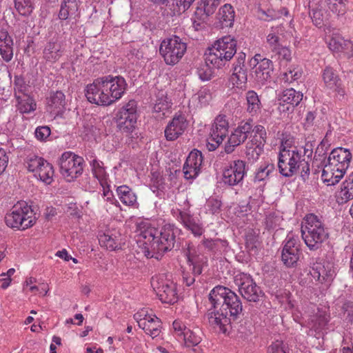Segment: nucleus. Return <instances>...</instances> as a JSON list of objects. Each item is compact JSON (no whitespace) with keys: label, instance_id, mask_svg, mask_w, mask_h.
<instances>
[{"label":"nucleus","instance_id":"obj_18","mask_svg":"<svg viewBox=\"0 0 353 353\" xmlns=\"http://www.w3.org/2000/svg\"><path fill=\"white\" fill-rule=\"evenodd\" d=\"M157 295L162 303L174 304L178 300L176 287L172 282L165 281L154 288Z\"/></svg>","mask_w":353,"mask_h":353},{"label":"nucleus","instance_id":"obj_55","mask_svg":"<svg viewBox=\"0 0 353 353\" xmlns=\"http://www.w3.org/2000/svg\"><path fill=\"white\" fill-rule=\"evenodd\" d=\"M14 96L16 97L17 92H21L25 94L27 91V85L26 84V81L24 78L21 75L14 76Z\"/></svg>","mask_w":353,"mask_h":353},{"label":"nucleus","instance_id":"obj_25","mask_svg":"<svg viewBox=\"0 0 353 353\" xmlns=\"http://www.w3.org/2000/svg\"><path fill=\"white\" fill-rule=\"evenodd\" d=\"M220 2L216 0H201L196 8L194 15L202 20H207L209 16L214 13Z\"/></svg>","mask_w":353,"mask_h":353},{"label":"nucleus","instance_id":"obj_13","mask_svg":"<svg viewBox=\"0 0 353 353\" xmlns=\"http://www.w3.org/2000/svg\"><path fill=\"white\" fill-rule=\"evenodd\" d=\"M246 163L242 160L231 162L223 172V181L225 184L233 186L241 182L246 174Z\"/></svg>","mask_w":353,"mask_h":353},{"label":"nucleus","instance_id":"obj_11","mask_svg":"<svg viewBox=\"0 0 353 353\" xmlns=\"http://www.w3.org/2000/svg\"><path fill=\"white\" fill-rule=\"evenodd\" d=\"M234 281L239 286V291L241 296L250 302H258L264 294L261 288L256 285L248 274H239L235 276Z\"/></svg>","mask_w":353,"mask_h":353},{"label":"nucleus","instance_id":"obj_50","mask_svg":"<svg viewBox=\"0 0 353 353\" xmlns=\"http://www.w3.org/2000/svg\"><path fill=\"white\" fill-rule=\"evenodd\" d=\"M46 161L41 157L33 156L28 159L27 162V168L30 172H38L39 168L43 165Z\"/></svg>","mask_w":353,"mask_h":353},{"label":"nucleus","instance_id":"obj_21","mask_svg":"<svg viewBox=\"0 0 353 353\" xmlns=\"http://www.w3.org/2000/svg\"><path fill=\"white\" fill-rule=\"evenodd\" d=\"M63 48L57 39L53 38L46 45L43 56L46 61L54 63L63 55Z\"/></svg>","mask_w":353,"mask_h":353},{"label":"nucleus","instance_id":"obj_38","mask_svg":"<svg viewBox=\"0 0 353 353\" xmlns=\"http://www.w3.org/2000/svg\"><path fill=\"white\" fill-rule=\"evenodd\" d=\"M40 180L46 183V184H50L52 181V176L54 174V170L52 165L47 162H44L43 165L39 168V170L37 172Z\"/></svg>","mask_w":353,"mask_h":353},{"label":"nucleus","instance_id":"obj_26","mask_svg":"<svg viewBox=\"0 0 353 353\" xmlns=\"http://www.w3.org/2000/svg\"><path fill=\"white\" fill-rule=\"evenodd\" d=\"M352 199H353V172L342 183L336 201L339 204H344Z\"/></svg>","mask_w":353,"mask_h":353},{"label":"nucleus","instance_id":"obj_59","mask_svg":"<svg viewBox=\"0 0 353 353\" xmlns=\"http://www.w3.org/2000/svg\"><path fill=\"white\" fill-rule=\"evenodd\" d=\"M188 256V261L190 265H192V272L193 275L199 276L202 273V267L200 264H198L190 255V251L188 250V253H187Z\"/></svg>","mask_w":353,"mask_h":353},{"label":"nucleus","instance_id":"obj_15","mask_svg":"<svg viewBox=\"0 0 353 353\" xmlns=\"http://www.w3.org/2000/svg\"><path fill=\"white\" fill-rule=\"evenodd\" d=\"M301 251L297 239L290 238L285 243L281 253V259L288 268L294 267L299 259Z\"/></svg>","mask_w":353,"mask_h":353},{"label":"nucleus","instance_id":"obj_32","mask_svg":"<svg viewBox=\"0 0 353 353\" xmlns=\"http://www.w3.org/2000/svg\"><path fill=\"white\" fill-rule=\"evenodd\" d=\"M232 79L237 88L245 87L248 81L247 69L245 66L233 65Z\"/></svg>","mask_w":353,"mask_h":353},{"label":"nucleus","instance_id":"obj_58","mask_svg":"<svg viewBox=\"0 0 353 353\" xmlns=\"http://www.w3.org/2000/svg\"><path fill=\"white\" fill-rule=\"evenodd\" d=\"M119 237H112V250H119L122 249V246L125 244V238L122 236L121 234L117 231Z\"/></svg>","mask_w":353,"mask_h":353},{"label":"nucleus","instance_id":"obj_19","mask_svg":"<svg viewBox=\"0 0 353 353\" xmlns=\"http://www.w3.org/2000/svg\"><path fill=\"white\" fill-rule=\"evenodd\" d=\"M187 127L185 118L182 115L174 117L165 130V137L168 141H174L181 135Z\"/></svg>","mask_w":353,"mask_h":353},{"label":"nucleus","instance_id":"obj_34","mask_svg":"<svg viewBox=\"0 0 353 353\" xmlns=\"http://www.w3.org/2000/svg\"><path fill=\"white\" fill-rule=\"evenodd\" d=\"M126 85L122 77H112V98H114L115 100L120 99L125 92Z\"/></svg>","mask_w":353,"mask_h":353},{"label":"nucleus","instance_id":"obj_6","mask_svg":"<svg viewBox=\"0 0 353 353\" xmlns=\"http://www.w3.org/2000/svg\"><path fill=\"white\" fill-rule=\"evenodd\" d=\"M36 217L33 210L26 203L15 205L5 216L6 225L12 228L25 230L34 225Z\"/></svg>","mask_w":353,"mask_h":353},{"label":"nucleus","instance_id":"obj_47","mask_svg":"<svg viewBox=\"0 0 353 353\" xmlns=\"http://www.w3.org/2000/svg\"><path fill=\"white\" fill-rule=\"evenodd\" d=\"M210 64L205 62V64L198 68L197 74L201 80L209 81L212 79L213 72L209 65Z\"/></svg>","mask_w":353,"mask_h":353},{"label":"nucleus","instance_id":"obj_8","mask_svg":"<svg viewBox=\"0 0 353 353\" xmlns=\"http://www.w3.org/2000/svg\"><path fill=\"white\" fill-rule=\"evenodd\" d=\"M109 83H110V75L98 78L92 84L88 85L85 90V97L88 100L99 105H110V88H108Z\"/></svg>","mask_w":353,"mask_h":353},{"label":"nucleus","instance_id":"obj_10","mask_svg":"<svg viewBox=\"0 0 353 353\" xmlns=\"http://www.w3.org/2000/svg\"><path fill=\"white\" fill-rule=\"evenodd\" d=\"M83 161L82 157L65 152L59 160L60 172L68 181H71L82 174Z\"/></svg>","mask_w":353,"mask_h":353},{"label":"nucleus","instance_id":"obj_60","mask_svg":"<svg viewBox=\"0 0 353 353\" xmlns=\"http://www.w3.org/2000/svg\"><path fill=\"white\" fill-rule=\"evenodd\" d=\"M208 206L212 214L218 213L221 207V201L213 198L210 199L208 201Z\"/></svg>","mask_w":353,"mask_h":353},{"label":"nucleus","instance_id":"obj_64","mask_svg":"<svg viewBox=\"0 0 353 353\" xmlns=\"http://www.w3.org/2000/svg\"><path fill=\"white\" fill-rule=\"evenodd\" d=\"M98 239L101 247L104 248L105 250L108 251V243L110 240V236L105 232H103V234L99 233Z\"/></svg>","mask_w":353,"mask_h":353},{"label":"nucleus","instance_id":"obj_27","mask_svg":"<svg viewBox=\"0 0 353 353\" xmlns=\"http://www.w3.org/2000/svg\"><path fill=\"white\" fill-rule=\"evenodd\" d=\"M345 172L338 168L325 165L323 170L321 179L327 185H334L339 182Z\"/></svg>","mask_w":353,"mask_h":353},{"label":"nucleus","instance_id":"obj_46","mask_svg":"<svg viewBox=\"0 0 353 353\" xmlns=\"http://www.w3.org/2000/svg\"><path fill=\"white\" fill-rule=\"evenodd\" d=\"M163 5H165L174 15L180 14L185 11V9H181L183 6L182 0H168Z\"/></svg>","mask_w":353,"mask_h":353},{"label":"nucleus","instance_id":"obj_41","mask_svg":"<svg viewBox=\"0 0 353 353\" xmlns=\"http://www.w3.org/2000/svg\"><path fill=\"white\" fill-rule=\"evenodd\" d=\"M48 104L54 108H63L65 104V95L61 91H57L52 94L48 99Z\"/></svg>","mask_w":353,"mask_h":353},{"label":"nucleus","instance_id":"obj_7","mask_svg":"<svg viewBox=\"0 0 353 353\" xmlns=\"http://www.w3.org/2000/svg\"><path fill=\"white\" fill-rule=\"evenodd\" d=\"M187 44L178 36H172L162 41L159 52L168 65H175L184 55Z\"/></svg>","mask_w":353,"mask_h":353},{"label":"nucleus","instance_id":"obj_62","mask_svg":"<svg viewBox=\"0 0 353 353\" xmlns=\"http://www.w3.org/2000/svg\"><path fill=\"white\" fill-rule=\"evenodd\" d=\"M324 147L325 145L323 144V141H321L317 146L314 153V159L315 161L325 160V157L324 156L325 154V151L324 150Z\"/></svg>","mask_w":353,"mask_h":353},{"label":"nucleus","instance_id":"obj_20","mask_svg":"<svg viewBox=\"0 0 353 353\" xmlns=\"http://www.w3.org/2000/svg\"><path fill=\"white\" fill-rule=\"evenodd\" d=\"M256 81L262 85L270 81L273 72V63L270 59H261L260 63L253 68Z\"/></svg>","mask_w":353,"mask_h":353},{"label":"nucleus","instance_id":"obj_3","mask_svg":"<svg viewBox=\"0 0 353 353\" xmlns=\"http://www.w3.org/2000/svg\"><path fill=\"white\" fill-rule=\"evenodd\" d=\"M278 168L285 177L300 174L303 181L309 178L310 165L296 150L281 149L279 154Z\"/></svg>","mask_w":353,"mask_h":353},{"label":"nucleus","instance_id":"obj_42","mask_svg":"<svg viewBox=\"0 0 353 353\" xmlns=\"http://www.w3.org/2000/svg\"><path fill=\"white\" fill-rule=\"evenodd\" d=\"M179 334L183 336L185 343L188 347L195 346L201 342V338L187 327H184V331Z\"/></svg>","mask_w":353,"mask_h":353},{"label":"nucleus","instance_id":"obj_31","mask_svg":"<svg viewBox=\"0 0 353 353\" xmlns=\"http://www.w3.org/2000/svg\"><path fill=\"white\" fill-rule=\"evenodd\" d=\"M218 19L223 27H232L234 21V10L230 4L221 7L218 13Z\"/></svg>","mask_w":353,"mask_h":353},{"label":"nucleus","instance_id":"obj_28","mask_svg":"<svg viewBox=\"0 0 353 353\" xmlns=\"http://www.w3.org/2000/svg\"><path fill=\"white\" fill-rule=\"evenodd\" d=\"M161 322L156 316H148L143 322H139V327L142 328L146 334L150 335L153 339L158 336L161 333Z\"/></svg>","mask_w":353,"mask_h":353},{"label":"nucleus","instance_id":"obj_22","mask_svg":"<svg viewBox=\"0 0 353 353\" xmlns=\"http://www.w3.org/2000/svg\"><path fill=\"white\" fill-rule=\"evenodd\" d=\"M229 123L225 119V115L217 116L212 125L210 137L212 139H218V141L221 139L224 140L228 133Z\"/></svg>","mask_w":353,"mask_h":353},{"label":"nucleus","instance_id":"obj_9","mask_svg":"<svg viewBox=\"0 0 353 353\" xmlns=\"http://www.w3.org/2000/svg\"><path fill=\"white\" fill-rule=\"evenodd\" d=\"M117 128L127 136L131 134L136 128L137 112V103L130 101L123 105L116 114L114 117Z\"/></svg>","mask_w":353,"mask_h":353},{"label":"nucleus","instance_id":"obj_23","mask_svg":"<svg viewBox=\"0 0 353 353\" xmlns=\"http://www.w3.org/2000/svg\"><path fill=\"white\" fill-rule=\"evenodd\" d=\"M13 41L8 32L0 30V54L3 59L8 62L13 57Z\"/></svg>","mask_w":353,"mask_h":353},{"label":"nucleus","instance_id":"obj_37","mask_svg":"<svg viewBox=\"0 0 353 353\" xmlns=\"http://www.w3.org/2000/svg\"><path fill=\"white\" fill-rule=\"evenodd\" d=\"M282 31V28L278 26L272 27V32L267 36V42L274 52L280 48V46L282 45L280 37Z\"/></svg>","mask_w":353,"mask_h":353},{"label":"nucleus","instance_id":"obj_36","mask_svg":"<svg viewBox=\"0 0 353 353\" xmlns=\"http://www.w3.org/2000/svg\"><path fill=\"white\" fill-rule=\"evenodd\" d=\"M203 245L208 250L214 253H221L225 251L228 245V243L225 240H221L219 239H204L203 241Z\"/></svg>","mask_w":353,"mask_h":353},{"label":"nucleus","instance_id":"obj_35","mask_svg":"<svg viewBox=\"0 0 353 353\" xmlns=\"http://www.w3.org/2000/svg\"><path fill=\"white\" fill-rule=\"evenodd\" d=\"M117 192L121 201L127 205H132L137 201L134 193L126 185L118 187Z\"/></svg>","mask_w":353,"mask_h":353},{"label":"nucleus","instance_id":"obj_17","mask_svg":"<svg viewBox=\"0 0 353 353\" xmlns=\"http://www.w3.org/2000/svg\"><path fill=\"white\" fill-rule=\"evenodd\" d=\"M351 159L352 154L347 149L337 148L331 152L327 161L330 165L335 163L334 167L345 172L349 167Z\"/></svg>","mask_w":353,"mask_h":353},{"label":"nucleus","instance_id":"obj_54","mask_svg":"<svg viewBox=\"0 0 353 353\" xmlns=\"http://www.w3.org/2000/svg\"><path fill=\"white\" fill-rule=\"evenodd\" d=\"M278 138L281 140V149L289 150L294 143V138L290 134L286 132H282L281 134L279 132L277 134Z\"/></svg>","mask_w":353,"mask_h":353},{"label":"nucleus","instance_id":"obj_12","mask_svg":"<svg viewBox=\"0 0 353 353\" xmlns=\"http://www.w3.org/2000/svg\"><path fill=\"white\" fill-rule=\"evenodd\" d=\"M252 128L251 121L241 122L239 126L230 134L225 145V152L227 154L233 152L236 147L244 143L252 132Z\"/></svg>","mask_w":353,"mask_h":353},{"label":"nucleus","instance_id":"obj_16","mask_svg":"<svg viewBox=\"0 0 353 353\" xmlns=\"http://www.w3.org/2000/svg\"><path fill=\"white\" fill-rule=\"evenodd\" d=\"M203 160L202 153L198 150L194 149L189 154L183 168L184 176L187 179H192L198 176Z\"/></svg>","mask_w":353,"mask_h":353},{"label":"nucleus","instance_id":"obj_1","mask_svg":"<svg viewBox=\"0 0 353 353\" xmlns=\"http://www.w3.org/2000/svg\"><path fill=\"white\" fill-rule=\"evenodd\" d=\"M179 229L172 225H164L160 231L148 227L141 222L137 225V242L142 252L147 258L159 259L162 255L173 248H179L176 234Z\"/></svg>","mask_w":353,"mask_h":353},{"label":"nucleus","instance_id":"obj_53","mask_svg":"<svg viewBox=\"0 0 353 353\" xmlns=\"http://www.w3.org/2000/svg\"><path fill=\"white\" fill-rule=\"evenodd\" d=\"M344 39L339 35L332 37L328 42L329 48L334 52H341L343 50L342 43Z\"/></svg>","mask_w":353,"mask_h":353},{"label":"nucleus","instance_id":"obj_24","mask_svg":"<svg viewBox=\"0 0 353 353\" xmlns=\"http://www.w3.org/2000/svg\"><path fill=\"white\" fill-rule=\"evenodd\" d=\"M91 165L94 176L98 179L103 188V195L106 196L110 190V186L108 181V175L103 167V163L94 159Z\"/></svg>","mask_w":353,"mask_h":353},{"label":"nucleus","instance_id":"obj_48","mask_svg":"<svg viewBox=\"0 0 353 353\" xmlns=\"http://www.w3.org/2000/svg\"><path fill=\"white\" fill-rule=\"evenodd\" d=\"M329 315L325 312H319L316 314L312 320L314 323V326L317 330H323L327 325L329 321Z\"/></svg>","mask_w":353,"mask_h":353},{"label":"nucleus","instance_id":"obj_14","mask_svg":"<svg viewBox=\"0 0 353 353\" xmlns=\"http://www.w3.org/2000/svg\"><path fill=\"white\" fill-rule=\"evenodd\" d=\"M310 274L321 283H329L336 274L334 264L326 260L319 259L313 263Z\"/></svg>","mask_w":353,"mask_h":353},{"label":"nucleus","instance_id":"obj_2","mask_svg":"<svg viewBox=\"0 0 353 353\" xmlns=\"http://www.w3.org/2000/svg\"><path fill=\"white\" fill-rule=\"evenodd\" d=\"M209 301L216 310L208 313L209 322L219 325L225 332L226 325L239 319L243 314V305L240 297L230 288L216 285L210 292Z\"/></svg>","mask_w":353,"mask_h":353},{"label":"nucleus","instance_id":"obj_30","mask_svg":"<svg viewBox=\"0 0 353 353\" xmlns=\"http://www.w3.org/2000/svg\"><path fill=\"white\" fill-rule=\"evenodd\" d=\"M180 219L185 228L196 236H200L204 232V229L195 219L189 214L180 212Z\"/></svg>","mask_w":353,"mask_h":353},{"label":"nucleus","instance_id":"obj_61","mask_svg":"<svg viewBox=\"0 0 353 353\" xmlns=\"http://www.w3.org/2000/svg\"><path fill=\"white\" fill-rule=\"evenodd\" d=\"M63 3H65V8L71 14V16L77 14L78 4L76 0H64Z\"/></svg>","mask_w":353,"mask_h":353},{"label":"nucleus","instance_id":"obj_40","mask_svg":"<svg viewBox=\"0 0 353 353\" xmlns=\"http://www.w3.org/2000/svg\"><path fill=\"white\" fill-rule=\"evenodd\" d=\"M323 79L326 86L330 89L338 85L341 79L334 73L333 69L330 67H327L323 72Z\"/></svg>","mask_w":353,"mask_h":353},{"label":"nucleus","instance_id":"obj_51","mask_svg":"<svg viewBox=\"0 0 353 353\" xmlns=\"http://www.w3.org/2000/svg\"><path fill=\"white\" fill-rule=\"evenodd\" d=\"M259 241L258 236L252 232L248 233L245 236V245L246 248L250 252H256L257 248L259 246Z\"/></svg>","mask_w":353,"mask_h":353},{"label":"nucleus","instance_id":"obj_56","mask_svg":"<svg viewBox=\"0 0 353 353\" xmlns=\"http://www.w3.org/2000/svg\"><path fill=\"white\" fill-rule=\"evenodd\" d=\"M310 14L316 26L321 27L323 25V14L322 10L313 8L312 12H310Z\"/></svg>","mask_w":353,"mask_h":353},{"label":"nucleus","instance_id":"obj_44","mask_svg":"<svg viewBox=\"0 0 353 353\" xmlns=\"http://www.w3.org/2000/svg\"><path fill=\"white\" fill-rule=\"evenodd\" d=\"M14 6L18 12L22 15H27L32 12L33 0H14Z\"/></svg>","mask_w":353,"mask_h":353},{"label":"nucleus","instance_id":"obj_39","mask_svg":"<svg viewBox=\"0 0 353 353\" xmlns=\"http://www.w3.org/2000/svg\"><path fill=\"white\" fill-rule=\"evenodd\" d=\"M274 170L275 167L273 163H267L264 165H261L255 172L254 181L260 182L264 181Z\"/></svg>","mask_w":353,"mask_h":353},{"label":"nucleus","instance_id":"obj_29","mask_svg":"<svg viewBox=\"0 0 353 353\" xmlns=\"http://www.w3.org/2000/svg\"><path fill=\"white\" fill-rule=\"evenodd\" d=\"M302 99L303 94L293 88L285 90L279 98L280 104L283 107L285 104H289L292 108L298 105Z\"/></svg>","mask_w":353,"mask_h":353},{"label":"nucleus","instance_id":"obj_52","mask_svg":"<svg viewBox=\"0 0 353 353\" xmlns=\"http://www.w3.org/2000/svg\"><path fill=\"white\" fill-rule=\"evenodd\" d=\"M263 151V148L252 145L249 143H247L245 153L248 159H252L253 161L258 159Z\"/></svg>","mask_w":353,"mask_h":353},{"label":"nucleus","instance_id":"obj_57","mask_svg":"<svg viewBox=\"0 0 353 353\" xmlns=\"http://www.w3.org/2000/svg\"><path fill=\"white\" fill-rule=\"evenodd\" d=\"M35 137L38 140L44 141L50 135V129L48 126H39L35 130Z\"/></svg>","mask_w":353,"mask_h":353},{"label":"nucleus","instance_id":"obj_43","mask_svg":"<svg viewBox=\"0 0 353 353\" xmlns=\"http://www.w3.org/2000/svg\"><path fill=\"white\" fill-rule=\"evenodd\" d=\"M16 99L19 103L18 109L21 113H29L35 110L36 103L32 98L27 97L26 100H22L19 96L16 95Z\"/></svg>","mask_w":353,"mask_h":353},{"label":"nucleus","instance_id":"obj_5","mask_svg":"<svg viewBox=\"0 0 353 353\" xmlns=\"http://www.w3.org/2000/svg\"><path fill=\"white\" fill-rule=\"evenodd\" d=\"M305 221V226L301 229L302 238L310 250H316L327 239L328 232L321 221L313 214L307 215Z\"/></svg>","mask_w":353,"mask_h":353},{"label":"nucleus","instance_id":"obj_49","mask_svg":"<svg viewBox=\"0 0 353 353\" xmlns=\"http://www.w3.org/2000/svg\"><path fill=\"white\" fill-rule=\"evenodd\" d=\"M269 353H289V348L282 341L276 340L268 347Z\"/></svg>","mask_w":353,"mask_h":353},{"label":"nucleus","instance_id":"obj_33","mask_svg":"<svg viewBox=\"0 0 353 353\" xmlns=\"http://www.w3.org/2000/svg\"><path fill=\"white\" fill-rule=\"evenodd\" d=\"M247 111L251 114H256L261 109V103L258 94L253 90H249L246 93Z\"/></svg>","mask_w":353,"mask_h":353},{"label":"nucleus","instance_id":"obj_63","mask_svg":"<svg viewBox=\"0 0 353 353\" xmlns=\"http://www.w3.org/2000/svg\"><path fill=\"white\" fill-rule=\"evenodd\" d=\"M266 139L261 137L260 135L254 134L252 139V140L248 142V143L252 145H256L260 148L264 147L265 143H266Z\"/></svg>","mask_w":353,"mask_h":353},{"label":"nucleus","instance_id":"obj_4","mask_svg":"<svg viewBox=\"0 0 353 353\" xmlns=\"http://www.w3.org/2000/svg\"><path fill=\"white\" fill-rule=\"evenodd\" d=\"M236 40L230 35L222 37L208 48L205 61L216 68L224 67L236 52Z\"/></svg>","mask_w":353,"mask_h":353},{"label":"nucleus","instance_id":"obj_45","mask_svg":"<svg viewBox=\"0 0 353 353\" xmlns=\"http://www.w3.org/2000/svg\"><path fill=\"white\" fill-rule=\"evenodd\" d=\"M345 1V0H339L333 2V0H327L326 4L331 12L336 14L338 16L343 15L346 11Z\"/></svg>","mask_w":353,"mask_h":353}]
</instances>
